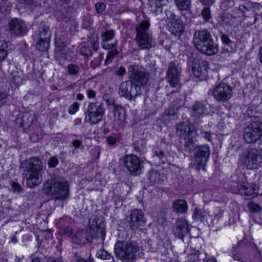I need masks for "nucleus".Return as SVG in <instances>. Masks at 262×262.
I'll list each match as a JSON object with an SVG mask.
<instances>
[{"mask_svg": "<svg viewBox=\"0 0 262 262\" xmlns=\"http://www.w3.org/2000/svg\"><path fill=\"white\" fill-rule=\"evenodd\" d=\"M90 226L87 230L77 231L72 237V242L77 245L85 244L91 242L93 238H100L103 241L105 235V223L102 219L95 218L90 220Z\"/></svg>", "mask_w": 262, "mask_h": 262, "instance_id": "1", "label": "nucleus"}, {"mask_svg": "<svg viewBox=\"0 0 262 262\" xmlns=\"http://www.w3.org/2000/svg\"><path fill=\"white\" fill-rule=\"evenodd\" d=\"M21 167L27 187L34 188L41 183L43 163L39 158L34 157L24 160Z\"/></svg>", "mask_w": 262, "mask_h": 262, "instance_id": "2", "label": "nucleus"}, {"mask_svg": "<svg viewBox=\"0 0 262 262\" xmlns=\"http://www.w3.org/2000/svg\"><path fill=\"white\" fill-rule=\"evenodd\" d=\"M193 41L196 48L204 54L211 56L217 52V46L214 42L210 32L207 30L196 31Z\"/></svg>", "mask_w": 262, "mask_h": 262, "instance_id": "3", "label": "nucleus"}, {"mask_svg": "<svg viewBox=\"0 0 262 262\" xmlns=\"http://www.w3.org/2000/svg\"><path fill=\"white\" fill-rule=\"evenodd\" d=\"M46 194L51 196L55 200H64L69 194V185L63 179L54 178L43 185Z\"/></svg>", "mask_w": 262, "mask_h": 262, "instance_id": "4", "label": "nucleus"}, {"mask_svg": "<svg viewBox=\"0 0 262 262\" xmlns=\"http://www.w3.org/2000/svg\"><path fill=\"white\" fill-rule=\"evenodd\" d=\"M169 0H148V8L158 19L163 20L167 19L170 23L179 16L176 15L171 8L165 9L163 12L164 7L167 6Z\"/></svg>", "mask_w": 262, "mask_h": 262, "instance_id": "5", "label": "nucleus"}, {"mask_svg": "<svg viewBox=\"0 0 262 262\" xmlns=\"http://www.w3.org/2000/svg\"><path fill=\"white\" fill-rule=\"evenodd\" d=\"M150 23L144 20L136 27V41L138 47L141 50H148L155 46L151 34L148 32Z\"/></svg>", "mask_w": 262, "mask_h": 262, "instance_id": "6", "label": "nucleus"}, {"mask_svg": "<svg viewBox=\"0 0 262 262\" xmlns=\"http://www.w3.org/2000/svg\"><path fill=\"white\" fill-rule=\"evenodd\" d=\"M239 162L247 169H257L262 165V151L255 148H248L241 158Z\"/></svg>", "mask_w": 262, "mask_h": 262, "instance_id": "7", "label": "nucleus"}, {"mask_svg": "<svg viewBox=\"0 0 262 262\" xmlns=\"http://www.w3.org/2000/svg\"><path fill=\"white\" fill-rule=\"evenodd\" d=\"M117 257L123 260L133 261L137 256L138 247L133 243L118 242L114 247Z\"/></svg>", "mask_w": 262, "mask_h": 262, "instance_id": "8", "label": "nucleus"}, {"mask_svg": "<svg viewBox=\"0 0 262 262\" xmlns=\"http://www.w3.org/2000/svg\"><path fill=\"white\" fill-rule=\"evenodd\" d=\"M105 111L103 104L100 103H90L84 112L85 119L91 125L97 124L102 121Z\"/></svg>", "mask_w": 262, "mask_h": 262, "instance_id": "9", "label": "nucleus"}, {"mask_svg": "<svg viewBox=\"0 0 262 262\" xmlns=\"http://www.w3.org/2000/svg\"><path fill=\"white\" fill-rule=\"evenodd\" d=\"M243 138L247 143L256 142L262 136V122H253L244 128Z\"/></svg>", "mask_w": 262, "mask_h": 262, "instance_id": "10", "label": "nucleus"}, {"mask_svg": "<svg viewBox=\"0 0 262 262\" xmlns=\"http://www.w3.org/2000/svg\"><path fill=\"white\" fill-rule=\"evenodd\" d=\"M210 154L211 150L208 145H196L192 160L193 165L198 169L204 168L209 160Z\"/></svg>", "mask_w": 262, "mask_h": 262, "instance_id": "11", "label": "nucleus"}, {"mask_svg": "<svg viewBox=\"0 0 262 262\" xmlns=\"http://www.w3.org/2000/svg\"><path fill=\"white\" fill-rule=\"evenodd\" d=\"M140 86L137 84H134L129 80L121 83L119 88L118 94L120 97H123L129 100L135 99L141 95Z\"/></svg>", "mask_w": 262, "mask_h": 262, "instance_id": "12", "label": "nucleus"}, {"mask_svg": "<svg viewBox=\"0 0 262 262\" xmlns=\"http://www.w3.org/2000/svg\"><path fill=\"white\" fill-rule=\"evenodd\" d=\"M129 78L134 84L140 87L145 85L148 80V73L145 69L138 65H130L128 68Z\"/></svg>", "mask_w": 262, "mask_h": 262, "instance_id": "13", "label": "nucleus"}, {"mask_svg": "<svg viewBox=\"0 0 262 262\" xmlns=\"http://www.w3.org/2000/svg\"><path fill=\"white\" fill-rule=\"evenodd\" d=\"M212 95L218 102H225L233 95L232 87L225 82L218 83L212 90Z\"/></svg>", "mask_w": 262, "mask_h": 262, "instance_id": "14", "label": "nucleus"}, {"mask_svg": "<svg viewBox=\"0 0 262 262\" xmlns=\"http://www.w3.org/2000/svg\"><path fill=\"white\" fill-rule=\"evenodd\" d=\"M124 166L133 176H137L142 172L143 161L134 155H126L123 159Z\"/></svg>", "mask_w": 262, "mask_h": 262, "instance_id": "15", "label": "nucleus"}, {"mask_svg": "<svg viewBox=\"0 0 262 262\" xmlns=\"http://www.w3.org/2000/svg\"><path fill=\"white\" fill-rule=\"evenodd\" d=\"M182 70L178 64L171 62L166 72L167 82L172 87L178 85L180 81Z\"/></svg>", "mask_w": 262, "mask_h": 262, "instance_id": "16", "label": "nucleus"}, {"mask_svg": "<svg viewBox=\"0 0 262 262\" xmlns=\"http://www.w3.org/2000/svg\"><path fill=\"white\" fill-rule=\"evenodd\" d=\"M9 31L12 35L16 36L26 35L28 32L27 25L23 20L18 18L12 19L10 21Z\"/></svg>", "mask_w": 262, "mask_h": 262, "instance_id": "17", "label": "nucleus"}, {"mask_svg": "<svg viewBox=\"0 0 262 262\" xmlns=\"http://www.w3.org/2000/svg\"><path fill=\"white\" fill-rule=\"evenodd\" d=\"M115 31L114 30H106L101 34V46L104 50H111L117 47L118 41L115 39Z\"/></svg>", "mask_w": 262, "mask_h": 262, "instance_id": "18", "label": "nucleus"}, {"mask_svg": "<svg viewBox=\"0 0 262 262\" xmlns=\"http://www.w3.org/2000/svg\"><path fill=\"white\" fill-rule=\"evenodd\" d=\"M127 219L128 225L133 230L139 228L144 223V215L140 210H132Z\"/></svg>", "mask_w": 262, "mask_h": 262, "instance_id": "19", "label": "nucleus"}, {"mask_svg": "<svg viewBox=\"0 0 262 262\" xmlns=\"http://www.w3.org/2000/svg\"><path fill=\"white\" fill-rule=\"evenodd\" d=\"M190 232L187 221L183 219H179L176 223V226L173 230V234L179 238H183L188 235Z\"/></svg>", "mask_w": 262, "mask_h": 262, "instance_id": "20", "label": "nucleus"}, {"mask_svg": "<svg viewBox=\"0 0 262 262\" xmlns=\"http://www.w3.org/2000/svg\"><path fill=\"white\" fill-rule=\"evenodd\" d=\"M177 134L181 138H186L190 137H195L196 133L194 127L189 122H180L177 127Z\"/></svg>", "mask_w": 262, "mask_h": 262, "instance_id": "21", "label": "nucleus"}, {"mask_svg": "<svg viewBox=\"0 0 262 262\" xmlns=\"http://www.w3.org/2000/svg\"><path fill=\"white\" fill-rule=\"evenodd\" d=\"M125 124V111L121 106H114V126L117 129L122 128Z\"/></svg>", "mask_w": 262, "mask_h": 262, "instance_id": "22", "label": "nucleus"}, {"mask_svg": "<svg viewBox=\"0 0 262 262\" xmlns=\"http://www.w3.org/2000/svg\"><path fill=\"white\" fill-rule=\"evenodd\" d=\"M208 66L207 62L205 60L200 61L199 59H194L192 64V71L196 77L203 78L207 73Z\"/></svg>", "mask_w": 262, "mask_h": 262, "instance_id": "23", "label": "nucleus"}, {"mask_svg": "<svg viewBox=\"0 0 262 262\" xmlns=\"http://www.w3.org/2000/svg\"><path fill=\"white\" fill-rule=\"evenodd\" d=\"M208 114V110L204 104L196 102L193 105L191 115L196 120H199L200 118H203Z\"/></svg>", "mask_w": 262, "mask_h": 262, "instance_id": "24", "label": "nucleus"}, {"mask_svg": "<svg viewBox=\"0 0 262 262\" xmlns=\"http://www.w3.org/2000/svg\"><path fill=\"white\" fill-rule=\"evenodd\" d=\"M52 33L49 27L45 24H41L35 32L34 39H44L51 40Z\"/></svg>", "mask_w": 262, "mask_h": 262, "instance_id": "25", "label": "nucleus"}, {"mask_svg": "<svg viewBox=\"0 0 262 262\" xmlns=\"http://www.w3.org/2000/svg\"><path fill=\"white\" fill-rule=\"evenodd\" d=\"M90 45L88 43L84 42L81 44L79 49V53L80 54L85 56H90L92 55V51L91 46L95 51H97L98 48V39L90 40Z\"/></svg>", "mask_w": 262, "mask_h": 262, "instance_id": "26", "label": "nucleus"}, {"mask_svg": "<svg viewBox=\"0 0 262 262\" xmlns=\"http://www.w3.org/2000/svg\"><path fill=\"white\" fill-rule=\"evenodd\" d=\"M240 187L239 191L242 194L254 198L258 194V188L254 184L247 183L242 185Z\"/></svg>", "mask_w": 262, "mask_h": 262, "instance_id": "27", "label": "nucleus"}, {"mask_svg": "<svg viewBox=\"0 0 262 262\" xmlns=\"http://www.w3.org/2000/svg\"><path fill=\"white\" fill-rule=\"evenodd\" d=\"M35 121L36 117L33 113L25 112L21 117V121L19 123L20 126L24 129H27L29 128Z\"/></svg>", "mask_w": 262, "mask_h": 262, "instance_id": "28", "label": "nucleus"}, {"mask_svg": "<svg viewBox=\"0 0 262 262\" xmlns=\"http://www.w3.org/2000/svg\"><path fill=\"white\" fill-rule=\"evenodd\" d=\"M171 25V31L176 36H180L184 32V26L180 17L169 23Z\"/></svg>", "mask_w": 262, "mask_h": 262, "instance_id": "29", "label": "nucleus"}, {"mask_svg": "<svg viewBox=\"0 0 262 262\" xmlns=\"http://www.w3.org/2000/svg\"><path fill=\"white\" fill-rule=\"evenodd\" d=\"M173 210L178 213L185 214L188 210L187 202L183 199L174 200L172 204Z\"/></svg>", "mask_w": 262, "mask_h": 262, "instance_id": "30", "label": "nucleus"}, {"mask_svg": "<svg viewBox=\"0 0 262 262\" xmlns=\"http://www.w3.org/2000/svg\"><path fill=\"white\" fill-rule=\"evenodd\" d=\"M166 178L165 174L156 171L151 170L149 173L148 179L151 185L160 184Z\"/></svg>", "mask_w": 262, "mask_h": 262, "instance_id": "31", "label": "nucleus"}, {"mask_svg": "<svg viewBox=\"0 0 262 262\" xmlns=\"http://www.w3.org/2000/svg\"><path fill=\"white\" fill-rule=\"evenodd\" d=\"M222 25L225 27H231L236 24L235 16L229 12H224L220 15Z\"/></svg>", "mask_w": 262, "mask_h": 262, "instance_id": "32", "label": "nucleus"}, {"mask_svg": "<svg viewBox=\"0 0 262 262\" xmlns=\"http://www.w3.org/2000/svg\"><path fill=\"white\" fill-rule=\"evenodd\" d=\"M152 161L157 165L164 164L167 161V156L163 150H157L154 151L152 157Z\"/></svg>", "mask_w": 262, "mask_h": 262, "instance_id": "33", "label": "nucleus"}, {"mask_svg": "<svg viewBox=\"0 0 262 262\" xmlns=\"http://www.w3.org/2000/svg\"><path fill=\"white\" fill-rule=\"evenodd\" d=\"M259 5L256 3H252L250 1H247L245 5H239L237 10L238 12L243 14L244 18L246 17L245 13L252 9L258 7Z\"/></svg>", "mask_w": 262, "mask_h": 262, "instance_id": "34", "label": "nucleus"}, {"mask_svg": "<svg viewBox=\"0 0 262 262\" xmlns=\"http://www.w3.org/2000/svg\"><path fill=\"white\" fill-rule=\"evenodd\" d=\"M175 5L179 11H189L191 8V0H174Z\"/></svg>", "mask_w": 262, "mask_h": 262, "instance_id": "35", "label": "nucleus"}, {"mask_svg": "<svg viewBox=\"0 0 262 262\" xmlns=\"http://www.w3.org/2000/svg\"><path fill=\"white\" fill-rule=\"evenodd\" d=\"M194 137H190L184 139V143L182 145V148L187 154H190L193 149L195 150L196 145L193 140Z\"/></svg>", "mask_w": 262, "mask_h": 262, "instance_id": "36", "label": "nucleus"}, {"mask_svg": "<svg viewBox=\"0 0 262 262\" xmlns=\"http://www.w3.org/2000/svg\"><path fill=\"white\" fill-rule=\"evenodd\" d=\"M37 40L36 43V48L41 52L46 51L50 47V40H46L44 39H34Z\"/></svg>", "mask_w": 262, "mask_h": 262, "instance_id": "37", "label": "nucleus"}, {"mask_svg": "<svg viewBox=\"0 0 262 262\" xmlns=\"http://www.w3.org/2000/svg\"><path fill=\"white\" fill-rule=\"evenodd\" d=\"M221 39L223 44L230 48L231 51L235 50L236 44L235 42L231 41L227 34H222L221 36Z\"/></svg>", "mask_w": 262, "mask_h": 262, "instance_id": "38", "label": "nucleus"}, {"mask_svg": "<svg viewBox=\"0 0 262 262\" xmlns=\"http://www.w3.org/2000/svg\"><path fill=\"white\" fill-rule=\"evenodd\" d=\"M9 43L0 41V61L4 60L7 57L8 52Z\"/></svg>", "mask_w": 262, "mask_h": 262, "instance_id": "39", "label": "nucleus"}, {"mask_svg": "<svg viewBox=\"0 0 262 262\" xmlns=\"http://www.w3.org/2000/svg\"><path fill=\"white\" fill-rule=\"evenodd\" d=\"M110 50V51L107 53L106 58L104 61L105 65H107L111 63L113 61L115 57H116L119 53L116 47Z\"/></svg>", "mask_w": 262, "mask_h": 262, "instance_id": "40", "label": "nucleus"}, {"mask_svg": "<svg viewBox=\"0 0 262 262\" xmlns=\"http://www.w3.org/2000/svg\"><path fill=\"white\" fill-rule=\"evenodd\" d=\"M206 215V212L205 210L196 208L193 212V217L197 221H203Z\"/></svg>", "mask_w": 262, "mask_h": 262, "instance_id": "41", "label": "nucleus"}, {"mask_svg": "<svg viewBox=\"0 0 262 262\" xmlns=\"http://www.w3.org/2000/svg\"><path fill=\"white\" fill-rule=\"evenodd\" d=\"M79 67L74 63H70L67 67L68 73L72 76H76L79 74Z\"/></svg>", "mask_w": 262, "mask_h": 262, "instance_id": "42", "label": "nucleus"}, {"mask_svg": "<svg viewBox=\"0 0 262 262\" xmlns=\"http://www.w3.org/2000/svg\"><path fill=\"white\" fill-rule=\"evenodd\" d=\"M247 207L251 212L255 213L259 212L261 209L260 206L258 204L253 201L249 202L247 204Z\"/></svg>", "mask_w": 262, "mask_h": 262, "instance_id": "43", "label": "nucleus"}, {"mask_svg": "<svg viewBox=\"0 0 262 262\" xmlns=\"http://www.w3.org/2000/svg\"><path fill=\"white\" fill-rule=\"evenodd\" d=\"M96 256L98 258L104 260L110 259L111 257V254L104 249L98 251L96 253Z\"/></svg>", "mask_w": 262, "mask_h": 262, "instance_id": "44", "label": "nucleus"}, {"mask_svg": "<svg viewBox=\"0 0 262 262\" xmlns=\"http://www.w3.org/2000/svg\"><path fill=\"white\" fill-rule=\"evenodd\" d=\"M201 14L205 21H209L211 18V11L208 8H204L202 10Z\"/></svg>", "mask_w": 262, "mask_h": 262, "instance_id": "45", "label": "nucleus"}, {"mask_svg": "<svg viewBox=\"0 0 262 262\" xmlns=\"http://www.w3.org/2000/svg\"><path fill=\"white\" fill-rule=\"evenodd\" d=\"M79 104L78 102H74L68 108V112L70 115H74L79 110Z\"/></svg>", "mask_w": 262, "mask_h": 262, "instance_id": "46", "label": "nucleus"}, {"mask_svg": "<svg viewBox=\"0 0 262 262\" xmlns=\"http://www.w3.org/2000/svg\"><path fill=\"white\" fill-rule=\"evenodd\" d=\"M119 139V136L117 134H112L107 138V143L110 145L115 144Z\"/></svg>", "mask_w": 262, "mask_h": 262, "instance_id": "47", "label": "nucleus"}, {"mask_svg": "<svg viewBox=\"0 0 262 262\" xmlns=\"http://www.w3.org/2000/svg\"><path fill=\"white\" fill-rule=\"evenodd\" d=\"M58 160L56 157H52L50 158L48 162V165L50 168L56 167L58 164Z\"/></svg>", "mask_w": 262, "mask_h": 262, "instance_id": "48", "label": "nucleus"}, {"mask_svg": "<svg viewBox=\"0 0 262 262\" xmlns=\"http://www.w3.org/2000/svg\"><path fill=\"white\" fill-rule=\"evenodd\" d=\"M47 262H63L62 256H59L57 257L49 256L46 257Z\"/></svg>", "mask_w": 262, "mask_h": 262, "instance_id": "49", "label": "nucleus"}, {"mask_svg": "<svg viewBox=\"0 0 262 262\" xmlns=\"http://www.w3.org/2000/svg\"><path fill=\"white\" fill-rule=\"evenodd\" d=\"M95 8L98 13H101L105 9V5L103 3H97L95 5Z\"/></svg>", "mask_w": 262, "mask_h": 262, "instance_id": "50", "label": "nucleus"}, {"mask_svg": "<svg viewBox=\"0 0 262 262\" xmlns=\"http://www.w3.org/2000/svg\"><path fill=\"white\" fill-rule=\"evenodd\" d=\"M17 1L25 6H31L35 4V0H17Z\"/></svg>", "mask_w": 262, "mask_h": 262, "instance_id": "51", "label": "nucleus"}, {"mask_svg": "<svg viewBox=\"0 0 262 262\" xmlns=\"http://www.w3.org/2000/svg\"><path fill=\"white\" fill-rule=\"evenodd\" d=\"M86 94L89 99H94L96 97V92L91 89H89L86 91Z\"/></svg>", "mask_w": 262, "mask_h": 262, "instance_id": "52", "label": "nucleus"}, {"mask_svg": "<svg viewBox=\"0 0 262 262\" xmlns=\"http://www.w3.org/2000/svg\"><path fill=\"white\" fill-rule=\"evenodd\" d=\"M102 98L103 100L105 101L106 104L109 105L113 104L114 102L113 99L111 98V96L108 94H104Z\"/></svg>", "mask_w": 262, "mask_h": 262, "instance_id": "53", "label": "nucleus"}, {"mask_svg": "<svg viewBox=\"0 0 262 262\" xmlns=\"http://www.w3.org/2000/svg\"><path fill=\"white\" fill-rule=\"evenodd\" d=\"M202 137L206 140L211 142L212 140V137L210 132H204L201 133Z\"/></svg>", "mask_w": 262, "mask_h": 262, "instance_id": "54", "label": "nucleus"}, {"mask_svg": "<svg viewBox=\"0 0 262 262\" xmlns=\"http://www.w3.org/2000/svg\"><path fill=\"white\" fill-rule=\"evenodd\" d=\"M7 95L5 93L0 91V106L6 103Z\"/></svg>", "mask_w": 262, "mask_h": 262, "instance_id": "55", "label": "nucleus"}, {"mask_svg": "<svg viewBox=\"0 0 262 262\" xmlns=\"http://www.w3.org/2000/svg\"><path fill=\"white\" fill-rule=\"evenodd\" d=\"M116 73L118 76H122L126 73V69L123 67H120L116 71Z\"/></svg>", "mask_w": 262, "mask_h": 262, "instance_id": "56", "label": "nucleus"}, {"mask_svg": "<svg viewBox=\"0 0 262 262\" xmlns=\"http://www.w3.org/2000/svg\"><path fill=\"white\" fill-rule=\"evenodd\" d=\"M12 189L17 192H20L21 190L20 185L17 182H12L11 184Z\"/></svg>", "mask_w": 262, "mask_h": 262, "instance_id": "57", "label": "nucleus"}, {"mask_svg": "<svg viewBox=\"0 0 262 262\" xmlns=\"http://www.w3.org/2000/svg\"><path fill=\"white\" fill-rule=\"evenodd\" d=\"M199 1L204 5H206L207 6H210L212 5L214 2L215 0H199Z\"/></svg>", "mask_w": 262, "mask_h": 262, "instance_id": "58", "label": "nucleus"}, {"mask_svg": "<svg viewBox=\"0 0 262 262\" xmlns=\"http://www.w3.org/2000/svg\"><path fill=\"white\" fill-rule=\"evenodd\" d=\"M12 80L16 85H19L22 82L21 78L19 76H13Z\"/></svg>", "mask_w": 262, "mask_h": 262, "instance_id": "59", "label": "nucleus"}, {"mask_svg": "<svg viewBox=\"0 0 262 262\" xmlns=\"http://www.w3.org/2000/svg\"><path fill=\"white\" fill-rule=\"evenodd\" d=\"M164 115L169 117L170 119H172L170 117H175V113L174 112V110H167L164 113Z\"/></svg>", "mask_w": 262, "mask_h": 262, "instance_id": "60", "label": "nucleus"}, {"mask_svg": "<svg viewBox=\"0 0 262 262\" xmlns=\"http://www.w3.org/2000/svg\"><path fill=\"white\" fill-rule=\"evenodd\" d=\"M72 144L75 148H78L81 145V141L79 140L75 139L72 142Z\"/></svg>", "mask_w": 262, "mask_h": 262, "instance_id": "61", "label": "nucleus"}, {"mask_svg": "<svg viewBox=\"0 0 262 262\" xmlns=\"http://www.w3.org/2000/svg\"><path fill=\"white\" fill-rule=\"evenodd\" d=\"M134 150L136 152H138L140 155L142 154L143 152V149L136 145H134Z\"/></svg>", "mask_w": 262, "mask_h": 262, "instance_id": "62", "label": "nucleus"}, {"mask_svg": "<svg viewBox=\"0 0 262 262\" xmlns=\"http://www.w3.org/2000/svg\"><path fill=\"white\" fill-rule=\"evenodd\" d=\"M203 262H217V261L213 258H211L210 257H206L204 259Z\"/></svg>", "mask_w": 262, "mask_h": 262, "instance_id": "63", "label": "nucleus"}, {"mask_svg": "<svg viewBox=\"0 0 262 262\" xmlns=\"http://www.w3.org/2000/svg\"><path fill=\"white\" fill-rule=\"evenodd\" d=\"M76 262H87V261L84 258L78 257L76 259Z\"/></svg>", "mask_w": 262, "mask_h": 262, "instance_id": "64", "label": "nucleus"}]
</instances>
